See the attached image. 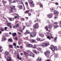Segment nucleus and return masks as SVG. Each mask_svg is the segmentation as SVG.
<instances>
[{"label":"nucleus","mask_w":61,"mask_h":61,"mask_svg":"<svg viewBox=\"0 0 61 61\" xmlns=\"http://www.w3.org/2000/svg\"><path fill=\"white\" fill-rule=\"evenodd\" d=\"M50 45V44L48 42H47L46 43H43L41 44H40V46H42V47H47L48 46Z\"/></svg>","instance_id":"f257e3e1"},{"label":"nucleus","mask_w":61,"mask_h":61,"mask_svg":"<svg viewBox=\"0 0 61 61\" xmlns=\"http://www.w3.org/2000/svg\"><path fill=\"white\" fill-rule=\"evenodd\" d=\"M51 49L52 51L53 52H55V50L57 51V47L56 46H55L53 45H51V47H49Z\"/></svg>","instance_id":"f03ea898"},{"label":"nucleus","mask_w":61,"mask_h":61,"mask_svg":"<svg viewBox=\"0 0 61 61\" xmlns=\"http://www.w3.org/2000/svg\"><path fill=\"white\" fill-rule=\"evenodd\" d=\"M44 53L46 56L47 58H48L49 56V54L50 53V51L48 50H47L46 52H44Z\"/></svg>","instance_id":"7ed1b4c3"},{"label":"nucleus","mask_w":61,"mask_h":61,"mask_svg":"<svg viewBox=\"0 0 61 61\" xmlns=\"http://www.w3.org/2000/svg\"><path fill=\"white\" fill-rule=\"evenodd\" d=\"M11 7L10 9V12L11 13H13L14 12V10H15V9H14V8H15V6L13 5H11L10 6Z\"/></svg>","instance_id":"20e7f679"},{"label":"nucleus","mask_w":61,"mask_h":61,"mask_svg":"<svg viewBox=\"0 0 61 61\" xmlns=\"http://www.w3.org/2000/svg\"><path fill=\"white\" fill-rule=\"evenodd\" d=\"M36 35V33L32 32L30 34V36L31 37H35Z\"/></svg>","instance_id":"39448f33"},{"label":"nucleus","mask_w":61,"mask_h":61,"mask_svg":"<svg viewBox=\"0 0 61 61\" xmlns=\"http://www.w3.org/2000/svg\"><path fill=\"white\" fill-rule=\"evenodd\" d=\"M33 27L36 29H38L39 27V25H38V23H36L34 25Z\"/></svg>","instance_id":"423d86ee"},{"label":"nucleus","mask_w":61,"mask_h":61,"mask_svg":"<svg viewBox=\"0 0 61 61\" xmlns=\"http://www.w3.org/2000/svg\"><path fill=\"white\" fill-rule=\"evenodd\" d=\"M30 5L31 6H32V7H33L34 6V4L33 3V1L32 0H30L29 1Z\"/></svg>","instance_id":"0eeeda50"},{"label":"nucleus","mask_w":61,"mask_h":61,"mask_svg":"<svg viewBox=\"0 0 61 61\" xmlns=\"http://www.w3.org/2000/svg\"><path fill=\"white\" fill-rule=\"evenodd\" d=\"M50 36H47V38L49 40H51V38L53 39L54 37L52 36V35L51 34H50Z\"/></svg>","instance_id":"6e6552de"},{"label":"nucleus","mask_w":61,"mask_h":61,"mask_svg":"<svg viewBox=\"0 0 61 61\" xmlns=\"http://www.w3.org/2000/svg\"><path fill=\"white\" fill-rule=\"evenodd\" d=\"M27 46L28 47H29V48H31V47H32L33 45L31 44H27Z\"/></svg>","instance_id":"1a4fd4ad"},{"label":"nucleus","mask_w":61,"mask_h":61,"mask_svg":"<svg viewBox=\"0 0 61 61\" xmlns=\"http://www.w3.org/2000/svg\"><path fill=\"white\" fill-rule=\"evenodd\" d=\"M29 56H32L33 57H34L35 56V55L32 52L30 53L29 55Z\"/></svg>","instance_id":"9d476101"},{"label":"nucleus","mask_w":61,"mask_h":61,"mask_svg":"<svg viewBox=\"0 0 61 61\" xmlns=\"http://www.w3.org/2000/svg\"><path fill=\"white\" fill-rule=\"evenodd\" d=\"M30 41L31 43H34L36 42V40H35L31 39Z\"/></svg>","instance_id":"9b49d317"},{"label":"nucleus","mask_w":61,"mask_h":61,"mask_svg":"<svg viewBox=\"0 0 61 61\" xmlns=\"http://www.w3.org/2000/svg\"><path fill=\"white\" fill-rule=\"evenodd\" d=\"M37 5H39L40 6V7H42V8H43V5L41 3V2H38L37 3Z\"/></svg>","instance_id":"f8f14e48"},{"label":"nucleus","mask_w":61,"mask_h":61,"mask_svg":"<svg viewBox=\"0 0 61 61\" xmlns=\"http://www.w3.org/2000/svg\"><path fill=\"white\" fill-rule=\"evenodd\" d=\"M36 20L34 21L35 22H37L38 23H39V22H40V20L39 19L37 18H36Z\"/></svg>","instance_id":"ddd939ff"},{"label":"nucleus","mask_w":61,"mask_h":61,"mask_svg":"<svg viewBox=\"0 0 61 61\" xmlns=\"http://www.w3.org/2000/svg\"><path fill=\"white\" fill-rule=\"evenodd\" d=\"M47 16L48 18H51V17H52V14H48V15H47Z\"/></svg>","instance_id":"4468645a"},{"label":"nucleus","mask_w":61,"mask_h":61,"mask_svg":"<svg viewBox=\"0 0 61 61\" xmlns=\"http://www.w3.org/2000/svg\"><path fill=\"white\" fill-rule=\"evenodd\" d=\"M18 7L19 8V9H23V6L21 5H19L18 6Z\"/></svg>","instance_id":"2eb2a0df"},{"label":"nucleus","mask_w":61,"mask_h":61,"mask_svg":"<svg viewBox=\"0 0 61 61\" xmlns=\"http://www.w3.org/2000/svg\"><path fill=\"white\" fill-rule=\"evenodd\" d=\"M53 27L55 29L56 28H57V27H59V26L57 25H54L53 26Z\"/></svg>","instance_id":"dca6fc26"},{"label":"nucleus","mask_w":61,"mask_h":61,"mask_svg":"<svg viewBox=\"0 0 61 61\" xmlns=\"http://www.w3.org/2000/svg\"><path fill=\"white\" fill-rule=\"evenodd\" d=\"M30 11V10H27V11H25L24 12V13L25 14H28L29 12Z\"/></svg>","instance_id":"f3484780"},{"label":"nucleus","mask_w":61,"mask_h":61,"mask_svg":"<svg viewBox=\"0 0 61 61\" xmlns=\"http://www.w3.org/2000/svg\"><path fill=\"white\" fill-rule=\"evenodd\" d=\"M50 10L51 12H54L55 11V10H54V8H50Z\"/></svg>","instance_id":"a211bd4d"},{"label":"nucleus","mask_w":61,"mask_h":61,"mask_svg":"<svg viewBox=\"0 0 61 61\" xmlns=\"http://www.w3.org/2000/svg\"><path fill=\"white\" fill-rule=\"evenodd\" d=\"M18 4H20L21 5V4H22L23 6H24V4H23V2H22V1L21 0H20L19 2V3Z\"/></svg>","instance_id":"6ab92c4d"},{"label":"nucleus","mask_w":61,"mask_h":61,"mask_svg":"<svg viewBox=\"0 0 61 61\" xmlns=\"http://www.w3.org/2000/svg\"><path fill=\"white\" fill-rule=\"evenodd\" d=\"M9 20L10 21H12L14 20V18H9Z\"/></svg>","instance_id":"aec40b11"},{"label":"nucleus","mask_w":61,"mask_h":61,"mask_svg":"<svg viewBox=\"0 0 61 61\" xmlns=\"http://www.w3.org/2000/svg\"><path fill=\"white\" fill-rule=\"evenodd\" d=\"M8 57L9 58V59L8 58L7 59V61H11V58L9 56Z\"/></svg>","instance_id":"412c9836"},{"label":"nucleus","mask_w":61,"mask_h":61,"mask_svg":"<svg viewBox=\"0 0 61 61\" xmlns=\"http://www.w3.org/2000/svg\"><path fill=\"white\" fill-rule=\"evenodd\" d=\"M54 15H58V12L57 11H55L54 12Z\"/></svg>","instance_id":"4be33fe9"},{"label":"nucleus","mask_w":61,"mask_h":61,"mask_svg":"<svg viewBox=\"0 0 61 61\" xmlns=\"http://www.w3.org/2000/svg\"><path fill=\"white\" fill-rule=\"evenodd\" d=\"M24 54H25V56H26V57H27V56H29V55H28V54L26 52H24Z\"/></svg>","instance_id":"5701e85b"},{"label":"nucleus","mask_w":61,"mask_h":61,"mask_svg":"<svg viewBox=\"0 0 61 61\" xmlns=\"http://www.w3.org/2000/svg\"><path fill=\"white\" fill-rule=\"evenodd\" d=\"M12 36H16V33H12Z\"/></svg>","instance_id":"b1692460"},{"label":"nucleus","mask_w":61,"mask_h":61,"mask_svg":"<svg viewBox=\"0 0 61 61\" xmlns=\"http://www.w3.org/2000/svg\"><path fill=\"white\" fill-rule=\"evenodd\" d=\"M8 42H13V40H12L10 38L8 39Z\"/></svg>","instance_id":"393cba45"},{"label":"nucleus","mask_w":61,"mask_h":61,"mask_svg":"<svg viewBox=\"0 0 61 61\" xmlns=\"http://www.w3.org/2000/svg\"><path fill=\"white\" fill-rule=\"evenodd\" d=\"M30 31L29 30H27L25 32V34H30Z\"/></svg>","instance_id":"a878e982"},{"label":"nucleus","mask_w":61,"mask_h":61,"mask_svg":"<svg viewBox=\"0 0 61 61\" xmlns=\"http://www.w3.org/2000/svg\"><path fill=\"white\" fill-rule=\"evenodd\" d=\"M37 61H41L42 60H41V58H40L39 57H38L37 59Z\"/></svg>","instance_id":"bb28decb"},{"label":"nucleus","mask_w":61,"mask_h":61,"mask_svg":"<svg viewBox=\"0 0 61 61\" xmlns=\"http://www.w3.org/2000/svg\"><path fill=\"white\" fill-rule=\"evenodd\" d=\"M48 27L49 29H51L52 28V26L50 25H48Z\"/></svg>","instance_id":"cd10ccee"},{"label":"nucleus","mask_w":61,"mask_h":61,"mask_svg":"<svg viewBox=\"0 0 61 61\" xmlns=\"http://www.w3.org/2000/svg\"><path fill=\"white\" fill-rule=\"evenodd\" d=\"M5 54L7 56V55H8V54H9V52L7 51H6L5 52Z\"/></svg>","instance_id":"c85d7f7f"},{"label":"nucleus","mask_w":61,"mask_h":61,"mask_svg":"<svg viewBox=\"0 0 61 61\" xmlns=\"http://www.w3.org/2000/svg\"><path fill=\"white\" fill-rule=\"evenodd\" d=\"M19 26V24H17L15 25V27H18Z\"/></svg>","instance_id":"c756f323"},{"label":"nucleus","mask_w":61,"mask_h":61,"mask_svg":"<svg viewBox=\"0 0 61 61\" xmlns=\"http://www.w3.org/2000/svg\"><path fill=\"white\" fill-rule=\"evenodd\" d=\"M11 25V23H7V26H10Z\"/></svg>","instance_id":"7c9ffc66"},{"label":"nucleus","mask_w":61,"mask_h":61,"mask_svg":"<svg viewBox=\"0 0 61 61\" xmlns=\"http://www.w3.org/2000/svg\"><path fill=\"white\" fill-rule=\"evenodd\" d=\"M45 29H46V30L47 31H48V28H47V26H46L45 27Z\"/></svg>","instance_id":"2f4dec72"},{"label":"nucleus","mask_w":61,"mask_h":61,"mask_svg":"<svg viewBox=\"0 0 61 61\" xmlns=\"http://www.w3.org/2000/svg\"><path fill=\"white\" fill-rule=\"evenodd\" d=\"M57 40V37H55L54 39V41H56V40Z\"/></svg>","instance_id":"473e14b6"},{"label":"nucleus","mask_w":61,"mask_h":61,"mask_svg":"<svg viewBox=\"0 0 61 61\" xmlns=\"http://www.w3.org/2000/svg\"><path fill=\"white\" fill-rule=\"evenodd\" d=\"M17 58L18 59H19V54H17Z\"/></svg>","instance_id":"72a5a7b5"},{"label":"nucleus","mask_w":61,"mask_h":61,"mask_svg":"<svg viewBox=\"0 0 61 61\" xmlns=\"http://www.w3.org/2000/svg\"><path fill=\"white\" fill-rule=\"evenodd\" d=\"M57 56H58L57 54H54V56L55 57H57Z\"/></svg>","instance_id":"f704fd0d"},{"label":"nucleus","mask_w":61,"mask_h":61,"mask_svg":"<svg viewBox=\"0 0 61 61\" xmlns=\"http://www.w3.org/2000/svg\"><path fill=\"white\" fill-rule=\"evenodd\" d=\"M9 48H13V46L11 45L10 46H9Z\"/></svg>","instance_id":"c9c22d12"},{"label":"nucleus","mask_w":61,"mask_h":61,"mask_svg":"<svg viewBox=\"0 0 61 61\" xmlns=\"http://www.w3.org/2000/svg\"><path fill=\"white\" fill-rule=\"evenodd\" d=\"M33 48H36V45H34L33 47Z\"/></svg>","instance_id":"e433bc0d"},{"label":"nucleus","mask_w":61,"mask_h":61,"mask_svg":"<svg viewBox=\"0 0 61 61\" xmlns=\"http://www.w3.org/2000/svg\"><path fill=\"white\" fill-rule=\"evenodd\" d=\"M33 52L34 53H36V50H33Z\"/></svg>","instance_id":"4c0bfd02"},{"label":"nucleus","mask_w":61,"mask_h":61,"mask_svg":"<svg viewBox=\"0 0 61 61\" xmlns=\"http://www.w3.org/2000/svg\"><path fill=\"white\" fill-rule=\"evenodd\" d=\"M37 49L38 50H39V51H40V50H41V49L40 48H37Z\"/></svg>","instance_id":"58836bf2"},{"label":"nucleus","mask_w":61,"mask_h":61,"mask_svg":"<svg viewBox=\"0 0 61 61\" xmlns=\"http://www.w3.org/2000/svg\"><path fill=\"white\" fill-rule=\"evenodd\" d=\"M41 39L39 38H37V40H38V41H40V40Z\"/></svg>","instance_id":"ea45409f"},{"label":"nucleus","mask_w":61,"mask_h":61,"mask_svg":"<svg viewBox=\"0 0 61 61\" xmlns=\"http://www.w3.org/2000/svg\"><path fill=\"white\" fill-rule=\"evenodd\" d=\"M13 45L14 46H16V43H14L13 44Z\"/></svg>","instance_id":"a19ab883"},{"label":"nucleus","mask_w":61,"mask_h":61,"mask_svg":"<svg viewBox=\"0 0 61 61\" xmlns=\"http://www.w3.org/2000/svg\"><path fill=\"white\" fill-rule=\"evenodd\" d=\"M25 5H28V3H27V2H25Z\"/></svg>","instance_id":"79ce46f5"},{"label":"nucleus","mask_w":61,"mask_h":61,"mask_svg":"<svg viewBox=\"0 0 61 61\" xmlns=\"http://www.w3.org/2000/svg\"><path fill=\"white\" fill-rule=\"evenodd\" d=\"M8 28L7 27H5L4 28V30L5 31V30H7V29Z\"/></svg>","instance_id":"37998d69"},{"label":"nucleus","mask_w":61,"mask_h":61,"mask_svg":"<svg viewBox=\"0 0 61 61\" xmlns=\"http://www.w3.org/2000/svg\"><path fill=\"white\" fill-rule=\"evenodd\" d=\"M54 24L55 25H57L58 24V23L57 22H55L54 23Z\"/></svg>","instance_id":"c03bdc74"},{"label":"nucleus","mask_w":61,"mask_h":61,"mask_svg":"<svg viewBox=\"0 0 61 61\" xmlns=\"http://www.w3.org/2000/svg\"><path fill=\"white\" fill-rule=\"evenodd\" d=\"M27 9H29V6H28V5H27Z\"/></svg>","instance_id":"a18cd8bd"},{"label":"nucleus","mask_w":61,"mask_h":61,"mask_svg":"<svg viewBox=\"0 0 61 61\" xmlns=\"http://www.w3.org/2000/svg\"><path fill=\"white\" fill-rule=\"evenodd\" d=\"M36 31V28H34L33 29V31Z\"/></svg>","instance_id":"49530a36"},{"label":"nucleus","mask_w":61,"mask_h":61,"mask_svg":"<svg viewBox=\"0 0 61 61\" xmlns=\"http://www.w3.org/2000/svg\"><path fill=\"white\" fill-rule=\"evenodd\" d=\"M31 13H28V15L29 16H31Z\"/></svg>","instance_id":"de8ad7c7"},{"label":"nucleus","mask_w":61,"mask_h":61,"mask_svg":"<svg viewBox=\"0 0 61 61\" xmlns=\"http://www.w3.org/2000/svg\"><path fill=\"white\" fill-rule=\"evenodd\" d=\"M18 17V16H15V17L14 18V19H16V18H17Z\"/></svg>","instance_id":"09e8293b"},{"label":"nucleus","mask_w":61,"mask_h":61,"mask_svg":"<svg viewBox=\"0 0 61 61\" xmlns=\"http://www.w3.org/2000/svg\"><path fill=\"white\" fill-rule=\"evenodd\" d=\"M36 54H39V52L38 51H36Z\"/></svg>","instance_id":"8fccbe9b"},{"label":"nucleus","mask_w":61,"mask_h":61,"mask_svg":"<svg viewBox=\"0 0 61 61\" xmlns=\"http://www.w3.org/2000/svg\"><path fill=\"white\" fill-rule=\"evenodd\" d=\"M30 11V12H31V13H32V12H33V11H34V10H32V9H31Z\"/></svg>","instance_id":"3c124183"},{"label":"nucleus","mask_w":61,"mask_h":61,"mask_svg":"<svg viewBox=\"0 0 61 61\" xmlns=\"http://www.w3.org/2000/svg\"><path fill=\"white\" fill-rule=\"evenodd\" d=\"M55 4L56 5H59V4H58V2L55 3Z\"/></svg>","instance_id":"603ef678"},{"label":"nucleus","mask_w":61,"mask_h":61,"mask_svg":"<svg viewBox=\"0 0 61 61\" xmlns=\"http://www.w3.org/2000/svg\"><path fill=\"white\" fill-rule=\"evenodd\" d=\"M6 3V1H4L3 2V4H5Z\"/></svg>","instance_id":"864d4df0"},{"label":"nucleus","mask_w":61,"mask_h":61,"mask_svg":"<svg viewBox=\"0 0 61 61\" xmlns=\"http://www.w3.org/2000/svg\"><path fill=\"white\" fill-rule=\"evenodd\" d=\"M20 32H21V33H23V30H19Z\"/></svg>","instance_id":"5fc2aeb1"},{"label":"nucleus","mask_w":61,"mask_h":61,"mask_svg":"<svg viewBox=\"0 0 61 61\" xmlns=\"http://www.w3.org/2000/svg\"><path fill=\"white\" fill-rule=\"evenodd\" d=\"M16 15H17V16L18 17V18H19V17H19V15H18V14H16Z\"/></svg>","instance_id":"6e6d98bb"},{"label":"nucleus","mask_w":61,"mask_h":61,"mask_svg":"<svg viewBox=\"0 0 61 61\" xmlns=\"http://www.w3.org/2000/svg\"><path fill=\"white\" fill-rule=\"evenodd\" d=\"M58 33L59 34H60V35H61V31L60 32H58Z\"/></svg>","instance_id":"4d7b16f0"},{"label":"nucleus","mask_w":61,"mask_h":61,"mask_svg":"<svg viewBox=\"0 0 61 61\" xmlns=\"http://www.w3.org/2000/svg\"><path fill=\"white\" fill-rule=\"evenodd\" d=\"M15 40H16V41H17V38L16 37H15Z\"/></svg>","instance_id":"13d9d810"},{"label":"nucleus","mask_w":61,"mask_h":61,"mask_svg":"<svg viewBox=\"0 0 61 61\" xmlns=\"http://www.w3.org/2000/svg\"><path fill=\"white\" fill-rule=\"evenodd\" d=\"M1 31H4V30L3 29H1Z\"/></svg>","instance_id":"bf43d9fd"},{"label":"nucleus","mask_w":61,"mask_h":61,"mask_svg":"<svg viewBox=\"0 0 61 61\" xmlns=\"http://www.w3.org/2000/svg\"><path fill=\"white\" fill-rule=\"evenodd\" d=\"M46 61H50V60L49 59H47Z\"/></svg>","instance_id":"052dcab7"},{"label":"nucleus","mask_w":61,"mask_h":61,"mask_svg":"<svg viewBox=\"0 0 61 61\" xmlns=\"http://www.w3.org/2000/svg\"><path fill=\"white\" fill-rule=\"evenodd\" d=\"M59 25L60 27H61V22L60 23Z\"/></svg>","instance_id":"680f3d73"},{"label":"nucleus","mask_w":61,"mask_h":61,"mask_svg":"<svg viewBox=\"0 0 61 61\" xmlns=\"http://www.w3.org/2000/svg\"><path fill=\"white\" fill-rule=\"evenodd\" d=\"M15 2H16V1L15 0H13V3H15Z\"/></svg>","instance_id":"e2e57ef3"},{"label":"nucleus","mask_w":61,"mask_h":61,"mask_svg":"<svg viewBox=\"0 0 61 61\" xmlns=\"http://www.w3.org/2000/svg\"><path fill=\"white\" fill-rule=\"evenodd\" d=\"M23 29H25V26L23 25Z\"/></svg>","instance_id":"0e129e2a"},{"label":"nucleus","mask_w":61,"mask_h":61,"mask_svg":"<svg viewBox=\"0 0 61 61\" xmlns=\"http://www.w3.org/2000/svg\"><path fill=\"white\" fill-rule=\"evenodd\" d=\"M9 26L10 28H12V25H10Z\"/></svg>","instance_id":"69168bd1"},{"label":"nucleus","mask_w":61,"mask_h":61,"mask_svg":"<svg viewBox=\"0 0 61 61\" xmlns=\"http://www.w3.org/2000/svg\"><path fill=\"white\" fill-rule=\"evenodd\" d=\"M54 18H55V19H56V18H57L58 17H54Z\"/></svg>","instance_id":"338daca9"},{"label":"nucleus","mask_w":61,"mask_h":61,"mask_svg":"<svg viewBox=\"0 0 61 61\" xmlns=\"http://www.w3.org/2000/svg\"><path fill=\"white\" fill-rule=\"evenodd\" d=\"M13 28H15V26L14 25L13 26Z\"/></svg>","instance_id":"774afa93"}]
</instances>
